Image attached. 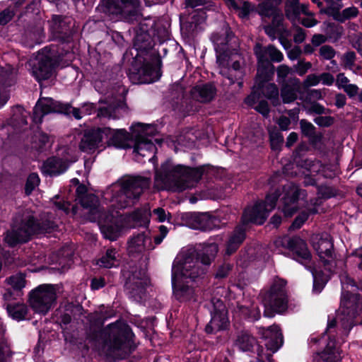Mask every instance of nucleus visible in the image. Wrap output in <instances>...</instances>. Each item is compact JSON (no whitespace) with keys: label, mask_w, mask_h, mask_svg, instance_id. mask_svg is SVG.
Wrapping results in <instances>:
<instances>
[{"label":"nucleus","mask_w":362,"mask_h":362,"mask_svg":"<svg viewBox=\"0 0 362 362\" xmlns=\"http://www.w3.org/2000/svg\"><path fill=\"white\" fill-rule=\"evenodd\" d=\"M275 245L277 247H283L288 249L296 255V260L302 264L309 262L310 259L311 255L306 243L298 237L280 238L275 241Z\"/></svg>","instance_id":"19"},{"label":"nucleus","mask_w":362,"mask_h":362,"mask_svg":"<svg viewBox=\"0 0 362 362\" xmlns=\"http://www.w3.org/2000/svg\"><path fill=\"white\" fill-rule=\"evenodd\" d=\"M149 279L145 272L142 269L139 272H134L129 276L125 283L126 290L132 298H141V294L145 288L149 284Z\"/></svg>","instance_id":"24"},{"label":"nucleus","mask_w":362,"mask_h":362,"mask_svg":"<svg viewBox=\"0 0 362 362\" xmlns=\"http://www.w3.org/2000/svg\"><path fill=\"white\" fill-rule=\"evenodd\" d=\"M56 226L52 221H47L40 226L34 220L31 211L25 210L15 217L12 229L8 231L4 238L11 246L28 241L34 234L50 232Z\"/></svg>","instance_id":"6"},{"label":"nucleus","mask_w":362,"mask_h":362,"mask_svg":"<svg viewBox=\"0 0 362 362\" xmlns=\"http://www.w3.org/2000/svg\"><path fill=\"white\" fill-rule=\"evenodd\" d=\"M343 90L347 93L349 97H354L358 94V88L355 84L346 85L344 87Z\"/></svg>","instance_id":"64"},{"label":"nucleus","mask_w":362,"mask_h":362,"mask_svg":"<svg viewBox=\"0 0 362 362\" xmlns=\"http://www.w3.org/2000/svg\"><path fill=\"white\" fill-rule=\"evenodd\" d=\"M56 208L59 210L62 211L65 214H68L70 210L71 203L69 201L59 200L54 202Z\"/></svg>","instance_id":"58"},{"label":"nucleus","mask_w":362,"mask_h":362,"mask_svg":"<svg viewBox=\"0 0 362 362\" xmlns=\"http://www.w3.org/2000/svg\"><path fill=\"white\" fill-rule=\"evenodd\" d=\"M358 9L355 6H350L344 8L341 12L334 15V19L339 22H344L346 20L356 18L358 15Z\"/></svg>","instance_id":"41"},{"label":"nucleus","mask_w":362,"mask_h":362,"mask_svg":"<svg viewBox=\"0 0 362 362\" xmlns=\"http://www.w3.org/2000/svg\"><path fill=\"white\" fill-rule=\"evenodd\" d=\"M96 264L101 267L111 268L119 264V255L115 249H108L106 252L98 259Z\"/></svg>","instance_id":"33"},{"label":"nucleus","mask_w":362,"mask_h":362,"mask_svg":"<svg viewBox=\"0 0 362 362\" xmlns=\"http://www.w3.org/2000/svg\"><path fill=\"white\" fill-rule=\"evenodd\" d=\"M320 82L325 86H332L334 82V76L329 73H323L320 75Z\"/></svg>","instance_id":"60"},{"label":"nucleus","mask_w":362,"mask_h":362,"mask_svg":"<svg viewBox=\"0 0 362 362\" xmlns=\"http://www.w3.org/2000/svg\"><path fill=\"white\" fill-rule=\"evenodd\" d=\"M283 141L284 137L281 134L276 133L270 134L271 146L273 150H279L280 146L283 143Z\"/></svg>","instance_id":"50"},{"label":"nucleus","mask_w":362,"mask_h":362,"mask_svg":"<svg viewBox=\"0 0 362 362\" xmlns=\"http://www.w3.org/2000/svg\"><path fill=\"white\" fill-rule=\"evenodd\" d=\"M356 54L354 52L345 53L342 57V62L346 68L351 69L354 64Z\"/></svg>","instance_id":"51"},{"label":"nucleus","mask_w":362,"mask_h":362,"mask_svg":"<svg viewBox=\"0 0 362 362\" xmlns=\"http://www.w3.org/2000/svg\"><path fill=\"white\" fill-rule=\"evenodd\" d=\"M107 333L108 339L104 345L106 354L115 360L125 357L127 354V342L132 336L129 325L123 322H117L108 327Z\"/></svg>","instance_id":"9"},{"label":"nucleus","mask_w":362,"mask_h":362,"mask_svg":"<svg viewBox=\"0 0 362 362\" xmlns=\"http://www.w3.org/2000/svg\"><path fill=\"white\" fill-rule=\"evenodd\" d=\"M158 229L160 234L154 237L155 245L160 244L168 233V229L165 226H160Z\"/></svg>","instance_id":"59"},{"label":"nucleus","mask_w":362,"mask_h":362,"mask_svg":"<svg viewBox=\"0 0 362 362\" xmlns=\"http://www.w3.org/2000/svg\"><path fill=\"white\" fill-rule=\"evenodd\" d=\"M13 76V69L10 66L6 69L0 67V108L6 103L9 98L6 88L11 86Z\"/></svg>","instance_id":"29"},{"label":"nucleus","mask_w":362,"mask_h":362,"mask_svg":"<svg viewBox=\"0 0 362 362\" xmlns=\"http://www.w3.org/2000/svg\"><path fill=\"white\" fill-rule=\"evenodd\" d=\"M193 221L192 223H188L189 226L193 229L208 230L213 229L214 220L209 218L206 214H186Z\"/></svg>","instance_id":"31"},{"label":"nucleus","mask_w":362,"mask_h":362,"mask_svg":"<svg viewBox=\"0 0 362 362\" xmlns=\"http://www.w3.org/2000/svg\"><path fill=\"white\" fill-rule=\"evenodd\" d=\"M349 80L344 74H339L337 76L336 85L339 89H343L344 86L349 84Z\"/></svg>","instance_id":"62"},{"label":"nucleus","mask_w":362,"mask_h":362,"mask_svg":"<svg viewBox=\"0 0 362 362\" xmlns=\"http://www.w3.org/2000/svg\"><path fill=\"white\" fill-rule=\"evenodd\" d=\"M235 344L242 351H248L256 344V339L247 332H242L238 336Z\"/></svg>","instance_id":"36"},{"label":"nucleus","mask_w":362,"mask_h":362,"mask_svg":"<svg viewBox=\"0 0 362 362\" xmlns=\"http://www.w3.org/2000/svg\"><path fill=\"white\" fill-rule=\"evenodd\" d=\"M148 178L136 176L126 177L112 185L103 194L104 201L110 202L109 211L107 213L101 206L98 197L93 194H86L85 186L80 185L76 189V199L86 211L87 219L96 222L104 238L115 240L119 233V227L113 228L116 211H110L115 208L124 209L133 204L144 189L149 187Z\"/></svg>","instance_id":"1"},{"label":"nucleus","mask_w":362,"mask_h":362,"mask_svg":"<svg viewBox=\"0 0 362 362\" xmlns=\"http://www.w3.org/2000/svg\"><path fill=\"white\" fill-rule=\"evenodd\" d=\"M55 58V49L45 47L31 61L33 75L38 81L47 79L51 76L56 62Z\"/></svg>","instance_id":"15"},{"label":"nucleus","mask_w":362,"mask_h":362,"mask_svg":"<svg viewBox=\"0 0 362 362\" xmlns=\"http://www.w3.org/2000/svg\"><path fill=\"white\" fill-rule=\"evenodd\" d=\"M259 13L263 16H272V24L265 26L264 30L267 35L272 40L283 30L281 24L283 15L276 8L271 2H263L259 6Z\"/></svg>","instance_id":"20"},{"label":"nucleus","mask_w":362,"mask_h":362,"mask_svg":"<svg viewBox=\"0 0 362 362\" xmlns=\"http://www.w3.org/2000/svg\"><path fill=\"white\" fill-rule=\"evenodd\" d=\"M154 131L152 126L137 124L132 127V137L134 138L133 153L134 158L138 162H141L144 157H150L149 160L153 158L151 157L155 153L156 146L152 138H148Z\"/></svg>","instance_id":"11"},{"label":"nucleus","mask_w":362,"mask_h":362,"mask_svg":"<svg viewBox=\"0 0 362 362\" xmlns=\"http://www.w3.org/2000/svg\"><path fill=\"white\" fill-rule=\"evenodd\" d=\"M119 107L118 104H110L107 107H100L98 110V116L115 119V112Z\"/></svg>","instance_id":"45"},{"label":"nucleus","mask_w":362,"mask_h":362,"mask_svg":"<svg viewBox=\"0 0 362 362\" xmlns=\"http://www.w3.org/2000/svg\"><path fill=\"white\" fill-rule=\"evenodd\" d=\"M40 178L37 173H31L28 177L25 184V193L30 194L40 184Z\"/></svg>","instance_id":"46"},{"label":"nucleus","mask_w":362,"mask_h":362,"mask_svg":"<svg viewBox=\"0 0 362 362\" xmlns=\"http://www.w3.org/2000/svg\"><path fill=\"white\" fill-rule=\"evenodd\" d=\"M313 246L317 253L320 259L323 262L326 272H323L317 269H312L313 277V288L315 293H320L324 288L329 277L333 262V243L330 235L325 233L315 235L312 238Z\"/></svg>","instance_id":"7"},{"label":"nucleus","mask_w":362,"mask_h":362,"mask_svg":"<svg viewBox=\"0 0 362 362\" xmlns=\"http://www.w3.org/2000/svg\"><path fill=\"white\" fill-rule=\"evenodd\" d=\"M308 213L302 212L295 218L291 227L293 229L299 228L303 224V223L308 219Z\"/></svg>","instance_id":"55"},{"label":"nucleus","mask_w":362,"mask_h":362,"mask_svg":"<svg viewBox=\"0 0 362 362\" xmlns=\"http://www.w3.org/2000/svg\"><path fill=\"white\" fill-rule=\"evenodd\" d=\"M314 121L317 125L321 127H329L333 123V119L327 116H318Z\"/></svg>","instance_id":"57"},{"label":"nucleus","mask_w":362,"mask_h":362,"mask_svg":"<svg viewBox=\"0 0 362 362\" xmlns=\"http://www.w3.org/2000/svg\"><path fill=\"white\" fill-rule=\"evenodd\" d=\"M312 66L310 62L300 61L296 66V71L300 75H304Z\"/></svg>","instance_id":"54"},{"label":"nucleus","mask_w":362,"mask_h":362,"mask_svg":"<svg viewBox=\"0 0 362 362\" xmlns=\"http://www.w3.org/2000/svg\"><path fill=\"white\" fill-rule=\"evenodd\" d=\"M136 1V0H122L124 8L119 9L117 13L121 14L128 21L137 20L139 15L135 10Z\"/></svg>","instance_id":"34"},{"label":"nucleus","mask_w":362,"mask_h":362,"mask_svg":"<svg viewBox=\"0 0 362 362\" xmlns=\"http://www.w3.org/2000/svg\"><path fill=\"white\" fill-rule=\"evenodd\" d=\"M57 292L50 284L40 285L29 294V304L34 312L46 315L55 305Z\"/></svg>","instance_id":"12"},{"label":"nucleus","mask_w":362,"mask_h":362,"mask_svg":"<svg viewBox=\"0 0 362 362\" xmlns=\"http://www.w3.org/2000/svg\"><path fill=\"white\" fill-rule=\"evenodd\" d=\"M298 166L301 170L302 175L307 178L317 175H322L325 177H333L337 174V166L322 165L318 160L311 159L302 160L298 163Z\"/></svg>","instance_id":"22"},{"label":"nucleus","mask_w":362,"mask_h":362,"mask_svg":"<svg viewBox=\"0 0 362 362\" xmlns=\"http://www.w3.org/2000/svg\"><path fill=\"white\" fill-rule=\"evenodd\" d=\"M291 82V85L285 84L281 89V97L285 103L294 101L297 98V93L300 88V81L298 79L295 78Z\"/></svg>","instance_id":"32"},{"label":"nucleus","mask_w":362,"mask_h":362,"mask_svg":"<svg viewBox=\"0 0 362 362\" xmlns=\"http://www.w3.org/2000/svg\"><path fill=\"white\" fill-rule=\"evenodd\" d=\"M263 75V70L258 69L253 90L245 99V103L250 106H253L257 100L259 99L260 94L272 100L274 105H276L278 102L279 90L276 86L274 83L266 82L264 81L266 76Z\"/></svg>","instance_id":"17"},{"label":"nucleus","mask_w":362,"mask_h":362,"mask_svg":"<svg viewBox=\"0 0 362 362\" xmlns=\"http://www.w3.org/2000/svg\"><path fill=\"white\" fill-rule=\"evenodd\" d=\"M94 109L93 104H86L81 109L71 108L67 104L53 100L51 98H41L37 102L33 115V121L40 124L45 115L52 113H72L76 119L82 118L83 115H90Z\"/></svg>","instance_id":"10"},{"label":"nucleus","mask_w":362,"mask_h":362,"mask_svg":"<svg viewBox=\"0 0 362 362\" xmlns=\"http://www.w3.org/2000/svg\"><path fill=\"white\" fill-rule=\"evenodd\" d=\"M149 232L134 235L128 241L127 250L129 254H141L154 249Z\"/></svg>","instance_id":"25"},{"label":"nucleus","mask_w":362,"mask_h":362,"mask_svg":"<svg viewBox=\"0 0 362 362\" xmlns=\"http://www.w3.org/2000/svg\"><path fill=\"white\" fill-rule=\"evenodd\" d=\"M218 252L212 243L198 247L188 245L181 249L172 267V287L175 298L181 302L194 300L197 279L211 264Z\"/></svg>","instance_id":"2"},{"label":"nucleus","mask_w":362,"mask_h":362,"mask_svg":"<svg viewBox=\"0 0 362 362\" xmlns=\"http://www.w3.org/2000/svg\"><path fill=\"white\" fill-rule=\"evenodd\" d=\"M341 298L340 308L335 318H329L326 334L329 341L325 350L315 356V362H337L341 359V353L336 342L331 339L332 329L335 327L342 335L346 336L356 325H362V300L358 294L353 279L344 274L341 276Z\"/></svg>","instance_id":"3"},{"label":"nucleus","mask_w":362,"mask_h":362,"mask_svg":"<svg viewBox=\"0 0 362 362\" xmlns=\"http://www.w3.org/2000/svg\"><path fill=\"white\" fill-rule=\"evenodd\" d=\"M216 94V89L211 83L196 86L191 90L192 98L202 103L211 101Z\"/></svg>","instance_id":"28"},{"label":"nucleus","mask_w":362,"mask_h":362,"mask_svg":"<svg viewBox=\"0 0 362 362\" xmlns=\"http://www.w3.org/2000/svg\"><path fill=\"white\" fill-rule=\"evenodd\" d=\"M258 333L265 340L264 345L272 353L277 351L283 344V337L280 328L272 325L267 329L261 327Z\"/></svg>","instance_id":"26"},{"label":"nucleus","mask_w":362,"mask_h":362,"mask_svg":"<svg viewBox=\"0 0 362 362\" xmlns=\"http://www.w3.org/2000/svg\"><path fill=\"white\" fill-rule=\"evenodd\" d=\"M110 133V128L103 127L91 129L86 131L81 139L79 148L81 151L88 153H94L105 146V139Z\"/></svg>","instance_id":"18"},{"label":"nucleus","mask_w":362,"mask_h":362,"mask_svg":"<svg viewBox=\"0 0 362 362\" xmlns=\"http://www.w3.org/2000/svg\"><path fill=\"white\" fill-rule=\"evenodd\" d=\"M279 194H269L264 202L257 203L252 207L247 208L242 216V225L238 226L230 236L226 245V253L234 252L245 238L243 226L249 223L262 225L267 219L269 213L275 207Z\"/></svg>","instance_id":"5"},{"label":"nucleus","mask_w":362,"mask_h":362,"mask_svg":"<svg viewBox=\"0 0 362 362\" xmlns=\"http://www.w3.org/2000/svg\"><path fill=\"white\" fill-rule=\"evenodd\" d=\"M229 76H227V79L229 81V83H234L235 81L240 79L243 73L240 71V64L238 62H233L232 67L228 69Z\"/></svg>","instance_id":"44"},{"label":"nucleus","mask_w":362,"mask_h":362,"mask_svg":"<svg viewBox=\"0 0 362 362\" xmlns=\"http://www.w3.org/2000/svg\"><path fill=\"white\" fill-rule=\"evenodd\" d=\"M8 315L17 321L23 320L28 313V308L24 303H11L6 306Z\"/></svg>","instance_id":"35"},{"label":"nucleus","mask_w":362,"mask_h":362,"mask_svg":"<svg viewBox=\"0 0 362 362\" xmlns=\"http://www.w3.org/2000/svg\"><path fill=\"white\" fill-rule=\"evenodd\" d=\"M255 109L264 116H267L269 112L268 103L263 100L259 101V104L255 107Z\"/></svg>","instance_id":"63"},{"label":"nucleus","mask_w":362,"mask_h":362,"mask_svg":"<svg viewBox=\"0 0 362 362\" xmlns=\"http://www.w3.org/2000/svg\"><path fill=\"white\" fill-rule=\"evenodd\" d=\"M300 23L307 28H312L317 24V21L313 17V14L310 13L305 16L300 18Z\"/></svg>","instance_id":"52"},{"label":"nucleus","mask_w":362,"mask_h":362,"mask_svg":"<svg viewBox=\"0 0 362 362\" xmlns=\"http://www.w3.org/2000/svg\"><path fill=\"white\" fill-rule=\"evenodd\" d=\"M300 128L303 134H304L305 136H311L314 134L315 127L310 122L301 120Z\"/></svg>","instance_id":"53"},{"label":"nucleus","mask_w":362,"mask_h":362,"mask_svg":"<svg viewBox=\"0 0 362 362\" xmlns=\"http://www.w3.org/2000/svg\"><path fill=\"white\" fill-rule=\"evenodd\" d=\"M151 216L154 220L160 223L166 221H169L171 218L170 214L163 208H156L151 212L149 206H145L129 216H123L118 211H116L113 228L119 227L120 230L118 235V237H119L124 229L148 226L150 223Z\"/></svg>","instance_id":"8"},{"label":"nucleus","mask_w":362,"mask_h":362,"mask_svg":"<svg viewBox=\"0 0 362 362\" xmlns=\"http://www.w3.org/2000/svg\"><path fill=\"white\" fill-rule=\"evenodd\" d=\"M291 72V69L284 64L280 65L277 68V76L279 78H281L284 80L285 78Z\"/></svg>","instance_id":"61"},{"label":"nucleus","mask_w":362,"mask_h":362,"mask_svg":"<svg viewBox=\"0 0 362 362\" xmlns=\"http://www.w3.org/2000/svg\"><path fill=\"white\" fill-rule=\"evenodd\" d=\"M28 113L21 106H16L13 110L12 122L13 125H19L22 127L27 124L26 118Z\"/></svg>","instance_id":"38"},{"label":"nucleus","mask_w":362,"mask_h":362,"mask_svg":"<svg viewBox=\"0 0 362 362\" xmlns=\"http://www.w3.org/2000/svg\"><path fill=\"white\" fill-rule=\"evenodd\" d=\"M7 285L10 286L14 291H20L25 286V276L21 274H16L6 279Z\"/></svg>","instance_id":"37"},{"label":"nucleus","mask_w":362,"mask_h":362,"mask_svg":"<svg viewBox=\"0 0 362 362\" xmlns=\"http://www.w3.org/2000/svg\"><path fill=\"white\" fill-rule=\"evenodd\" d=\"M206 18V13L203 10H196L189 23V28L192 30H197L199 25L205 22Z\"/></svg>","instance_id":"43"},{"label":"nucleus","mask_w":362,"mask_h":362,"mask_svg":"<svg viewBox=\"0 0 362 362\" xmlns=\"http://www.w3.org/2000/svg\"><path fill=\"white\" fill-rule=\"evenodd\" d=\"M286 281L281 279H275L269 291L263 298L265 308L264 315H272V312L281 313L286 308Z\"/></svg>","instance_id":"13"},{"label":"nucleus","mask_w":362,"mask_h":362,"mask_svg":"<svg viewBox=\"0 0 362 362\" xmlns=\"http://www.w3.org/2000/svg\"><path fill=\"white\" fill-rule=\"evenodd\" d=\"M49 27L53 37L59 38L60 37V34L65 30V23L61 16H54L50 22Z\"/></svg>","instance_id":"39"},{"label":"nucleus","mask_w":362,"mask_h":362,"mask_svg":"<svg viewBox=\"0 0 362 362\" xmlns=\"http://www.w3.org/2000/svg\"><path fill=\"white\" fill-rule=\"evenodd\" d=\"M203 174L202 168H190L175 165L168 160L161 165L155 176V186L158 189L182 192L195 186Z\"/></svg>","instance_id":"4"},{"label":"nucleus","mask_w":362,"mask_h":362,"mask_svg":"<svg viewBox=\"0 0 362 362\" xmlns=\"http://www.w3.org/2000/svg\"><path fill=\"white\" fill-rule=\"evenodd\" d=\"M62 151V158L52 157L48 158L42 166V171L45 175L55 176L64 173L70 163L77 160L76 150L66 148Z\"/></svg>","instance_id":"16"},{"label":"nucleus","mask_w":362,"mask_h":362,"mask_svg":"<svg viewBox=\"0 0 362 362\" xmlns=\"http://www.w3.org/2000/svg\"><path fill=\"white\" fill-rule=\"evenodd\" d=\"M128 139V133L124 129H110V133L105 139V144L119 148H126L129 147Z\"/></svg>","instance_id":"30"},{"label":"nucleus","mask_w":362,"mask_h":362,"mask_svg":"<svg viewBox=\"0 0 362 362\" xmlns=\"http://www.w3.org/2000/svg\"><path fill=\"white\" fill-rule=\"evenodd\" d=\"M254 51L258 60V69L261 70H262L261 67L269 64V59L273 62H280L284 58L283 54L272 45L262 47L260 45L257 44L255 45Z\"/></svg>","instance_id":"27"},{"label":"nucleus","mask_w":362,"mask_h":362,"mask_svg":"<svg viewBox=\"0 0 362 362\" xmlns=\"http://www.w3.org/2000/svg\"><path fill=\"white\" fill-rule=\"evenodd\" d=\"M319 54L322 59L329 60L334 57L336 52L330 45H323L320 48Z\"/></svg>","instance_id":"47"},{"label":"nucleus","mask_w":362,"mask_h":362,"mask_svg":"<svg viewBox=\"0 0 362 362\" xmlns=\"http://www.w3.org/2000/svg\"><path fill=\"white\" fill-rule=\"evenodd\" d=\"M349 258L350 262L358 264V267L362 269V247L354 250Z\"/></svg>","instance_id":"49"},{"label":"nucleus","mask_w":362,"mask_h":362,"mask_svg":"<svg viewBox=\"0 0 362 362\" xmlns=\"http://www.w3.org/2000/svg\"><path fill=\"white\" fill-rule=\"evenodd\" d=\"M211 304V320L206 327L207 332L225 329L228 323L227 310L223 302L219 299L213 298Z\"/></svg>","instance_id":"23"},{"label":"nucleus","mask_w":362,"mask_h":362,"mask_svg":"<svg viewBox=\"0 0 362 362\" xmlns=\"http://www.w3.org/2000/svg\"><path fill=\"white\" fill-rule=\"evenodd\" d=\"M284 206L282 211L286 216H291L298 209L297 202L305 197V191L298 186L289 183L283 188Z\"/></svg>","instance_id":"21"},{"label":"nucleus","mask_w":362,"mask_h":362,"mask_svg":"<svg viewBox=\"0 0 362 362\" xmlns=\"http://www.w3.org/2000/svg\"><path fill=\"white\" fill-rule=\"evenodd\" d=\"M238 312L243 315L245 317L250 318L251 320H257L260 317V311L259 310L252 305V308H249L246 305H240L238 308Z\"/></svg>","instance_id":"42"},{"label":"nucleus","mask_w":362,"mask_h":362,"mask_svg":"<svg viewBox=\"0 0 362 362\" xmlns=\"http://www.w3.org/2000/svg\"><path fill=\"white\" fill-rule=\"evenodd\" d=\"M327 6L322 12H324L328 15L333 16L336 13H339V11L342 7V4L340 3H334L332 0H326Z\"/></svg>","instance_id":"48"},{"label":"nucleus","mask_w":362,"mask_h":362,"mask_svg":"<svg viewBox=\"0 0 362 362\" xmlns=\"http://www.w3.org/2000/svg\"><path fill=\"white\" fill-rule=\"evenodd\" d=\"M129 80L135 84L151 83L159 79L160 74L151 61L135 59L128 74Z\"/></svg>","instance_id":"14"},{"label":"nucleus","mask_w":362,"mask_h":362,"mask_svg":"<svg viewBox=\"0 0 362 362\" xmlns=\"http://www.w3.org/2000/svg\"><path fill=\"white\" fill-rule=\"evenodd\" d=\"M211 40L214 44L215 49L217 54V62L221 64V59H226L227 54H226V49L223 45V40L221 39L217 35H213Z\"/></svg>","instance_id":"40"},{"label":"nucleus","mask_w":362,"mask_h":362,"mask_svg":"<svg viewBox=\"0 0 362 362\" xmlns=\"http://www.w3.org/2000/svg\"><path fill=\"white\" fill-rule=\"evenodd\" d=\"M320 83V75H317V74L308 75L303 82L304 86H307V87L315 86L318 85Z\"/></svg>","instance_id":"56"}]
</instances>
